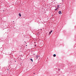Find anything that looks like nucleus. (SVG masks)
Masks as SVG:
<instances>
[{"mask_svg": "<svg viewBox=\"0 0 76 76\" xmlns=\"http://www.w3.org/2000/svg\"><path fill=\"white\" fill-rule=\"evenodd\" d=\"M53 32V30H51L50 31L49 33V35H50V34H51V32Z\"/></svg>", "mask_w": 76, "mask_h": 76, "instance_id": "1", "label": "nucleus"}, {"mask_svg": "<svg viewBox=\"0 0 76 76\" xmlns=\"http://www.w3.org/2000/svg\"><path fill=\"white\" fill-rule=\"evenodd\" d=\"M58 13L59 15H60L61 14V11H59L58 12Z\"/></svg>", "mask_w": 76, "mask_h": 76, "instance_id": "2", "label": "nucleus"}, {"mask_svg": "<svg viewBox=\"0 0 76 76\" xmlns=\"http://www.w3.org/2000/svg\"><path fill=\"white\" fill-rule=\"evenodd\" d=\"M57 7H58V8H59V7H60V5H57Z\"/></svg>", "mask_w": 76, "mask_h": 76, "instance_id": "3", "label": "nucleus"}, {"mask_svg": "<svg viewBox=\"0 0 76 76\" xmlns=\"http://www.w3.org/2000/svg\"><path fill=\"white\" fill-rule=\"evenodd\" d=\"M19 16H20V17L21 16V14L20 13H19L18 14Z\"/></svg>", "mask_w": 76, "mask_h": 76, "instance_id": "4", "label": "nucleus"}, {"mask_svg": "<svg viewBox=\"0 0 76 76\" xmlns=\"http://www.w3.org/2000/svg\"><path fill=\"white\" fill-rule=\"evenodd\" d=\"M56 56V55L55 54H54L53 55V57H55Z\"/></svg>", "mask_w": 76, "mask_h": 76, "instance_id": "5", "label": "nucleus"}, {"mask_svg": "<svg viewBox=\"0 0 76 76\" xmlns=\"http://www.w3.org/2000/svg\"><path fill=\"white\" fill-rule=\"evenodd\" d=\"M30 60H31V61L32 62H33V60L32 59V58H31Z\"/></svg>", "mask_w": 76, "mask_h": 76, "instance_id": "6", "label": "nucleus"}, {"mask_svg": "<svg viewBox=\"0 0 76 76\" xmlns=\"http://www.w3.org/2000/svg\"><path fill=\"white\" fill-rule=\"evenodd\" d=\"M57 9H58V8H57L56 9H55V10L56 11L57 10Z\"/></svg>", "mask_w": 76, "mask_h": 76, "instance_id": "7", "label": "nucleus"}, {"mask_svg": "<svg viewBox=\"0 0 76 76\" xmlns=\"http://www.w3.org/2000/svg\"><path fill=\"white\" fill-rule=\"evenodd\" d=\"M10 70V69H7V71H8V70Z\"/></svg>", "mask_w": 76, "mask_h": 76, "instance_id": "8", "label": "nucleus"}, {"mask_svg": "<svg viewBox=\"0 0 76 76\" xmlns=\"http://www.w3.org/2000/svg\"><path fill=\"white\" fill-rule=\"evenodd\" d=\"M60 69H59L58 71H60Z\"/></svg>", "mask_w": 76, "mask_h": 76, "instance_id": "9", "label": "nucleus"}, {"mask_svg": "<svg viewBox=\"0 0 76 76\" xmlns=\"http://www.w3.org/2000/svg\"><path fill=\"white\" fill-rule=\"evenodd\" d=\"M34 74H35V73H34Z\"/></svg>", "mask_w": 76, "mask_h": 76, "instance_id": "10", "label": "nucleus"}, {"mask_svg": "<svg viewBox=\"0 0 76 76\" xmlns=\"http://www.w3.org/2000/svg\"><path fill=\"white\" fill-rule=\"evenodd\" d=\"M26 46H27V45H26Z\"/></svg>", "mask_w": 76, "mask_h": 76, "instance_id": "11", "label": "nucleus"}, {"mask_svg": "<svg viewBox=\"0 0 76 76\" xmlns=\"http://www.w3.org/2000/svg\"><path fill=\"white\" fill-rule=\"evenodd\" d=\"M35 46H36V45H35Z\"/></svg>", "mask_w": 76, "mask_h": 76, "instance_id": "12", "label": "nucleus"}, {"mask_svg": "<svg viewBox=\"0 0 76 76\" xmlns=\"http://www.w3.org/2000/svg\"><path fill=\"white\" fill-rule=\"evenodd\" d=\"M34 54V55H35V54Z\"/></svg>", "mask_w": 76, "mask_h": 76, "instance_id": "13", "label": "nucleus"}]
</instances>
